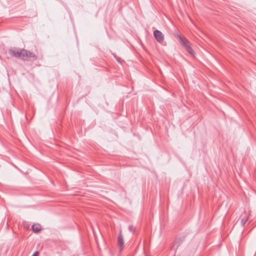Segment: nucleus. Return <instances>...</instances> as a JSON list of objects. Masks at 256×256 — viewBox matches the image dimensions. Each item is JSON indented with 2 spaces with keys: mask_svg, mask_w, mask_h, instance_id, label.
<instances>
[{
  "mask_svg": "<svg viewBox=\"0 0 256 256\" xmlns=\"http://www.w3.org/2000/svg\"><path fill=\"white\" fill-rule=\"evenodd\" d=\"M9 53L12 56L24 60H35L38 58L34 53L24 48H12L9 50Z\"/></svg>",
  "mask_w": 256,
  "mask_h": 256,
  "instance_id": "f257e3e1",
  "label": "nucleus"
},
{
  "mask_svg": "<svg viewBox=\"0 0 256 256\" xmlns=\"http://www.w3.org/2000/svg\"><path fill=\"white\" fill-rule=\"evenodd\" d=\"M178 38H179L180 42L184 46L188 52L190 54H193L194 53V51L190 46V44L189 41L185 38H184L180 35H178Z\"/></svg>",
  "mask_w": 256,
  "mask_h": 256,
  "instance_id": "f03ea898",
  "label": "nucleus"
},
{
  "mask_svg": "<svg viewBox=\"0 0 256 256\" xmlns=\"http://www.w3.org/2000/svg\"><path fill=\"white\" fill-rule=\"evenodd\" d=\"M154 36L158 42L162 43L163 42L164 40V36L160 31L158 30H155L154 32Z\"/></svg>",
  "mask_w": 256,
  "mask_h": 256,
  "instance_id": "7ed1b4c3",
  "label": "nucleus"
},
{
  "mask_svg": "<svg viewBox=\"0 0 256 256\" xmlns=\"http://www.w3.org/2000/svg\"><path fill=\"white\" fill-rule=\"evenodd\" d=\"M118 244L120 251H122L124 247V240L123 236L120 232L118 238Z\"/></svg>",
  "mask_w": 256,
  "mask_h": 256,
  "instance_id": "20e7f679",
  "label": "nucleus"
},
{
  "mask_svg": "<svg viewBox=\"0 0 256 256\" xmlns=\"http://www.w3.org/2000/svg\"><path fill=\"white\" fill-rule=\"evenodd\" d=\"M32 228L34 232L37 233L41 230L42 227L40 224H36L32 226Z\"/></svg>",
  "mask_w": 256,
  "mask_h": 256,
  "instance_id": "39448f33",
  "label": "nucleus"
},
{
  "mask_svg": "<svg viewBox=\"0 0 256 256\" xmlns=\"http://www.w3.org/2000/svg\"><path fill=\"white\" fill-rule=\"evenodd\" d=\"M248 220V217H247V216L244 217L242 219L241 222H240L241 225L242 226H244L246 223L247 222Z\"/></svg>",
  "mask_w": 256,
  "mask_h": 256,
  "instance_id": "423d86ee",
  "label": "nucleus"
},
{
  "mask_svg": "<svg viewBox=\"0 0 256 256\" xmlns=\"http://www.w3.org/2000/svg\"><path fill=\"white\" fill-rule=\"evenodd\" d=\"M135 230H136L135 228L132 225L130 226H128L129 231L130 232H132V233L134 232Z\"/></svg>",
  "mask_w": 256,
  "mask_h": 256,
  "instance_id": "0eeeda50",
  "label": "nucleus"
},
{
  "mask_svg": "<svg viewBox=\"0 0 256 256\" xmlns=\"http://www.w3.org/2000/svg\"><path fill=\"white\" fill-rule=\"evenodd\" d=\"M39 254V252L38 251H36L34 252L32 256H38Z\"/></svg>",
  "mask_w": 256,
  "mask_h": 256,
  "instance_id": "6e6552de",
  "label": "nucleus"
},
{
  "mask_svg": "<svg viewBox=\"0 0 256 256\" xmlns=\"http://www.w3.org/2000/svg\"><path fill=\"white\" fill-rule=\"evenodd\" d=\"M114 57L116 58V60L118 62H120V58H118V57H117L116 56H114Z\"/></svg>",
  "mask_w": 256,
  "mask_h": 256,
  "instance_id": "1a4fd4ad",
  "label": "nucleus"
}]
</instances>
